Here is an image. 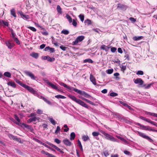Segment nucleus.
I'll return each instance as SVG.
<instances>
[{
	"mask_svg": "<svg viewBox=\"0 0 157 157\" xmlns=\"http://www.w3.org/2000/svg\"><path fill=\"white\" fill-rule=\"evenodd\" d=\"M137 125H138L143 129L146 130H148L149 131H152L153 132H157V130H156L154 129H152L151 127L149 126H145L138 123L137 124Z\"/></svg>",
	"mask_w": 157,
	"mask_h": 157,
	"instance_id": "5",
	"label": "nucleus"
},
{
	"mask_svg": "<svg viewBox=\"0 0 157 157\" xmlns=\"http://www.w3.org/2000/svg\"><path fill=\"white\" fill-rule=\"evenodd\" d=\"M120 67L121 68V70L124 72L126 69V66L121 65Z\"/></svg>",
	"mask_w": 157,
	"mask_h": 157,
	"instance_id": "36",
	"label": "nucleus"
},
{
	"mask_svg": "<svg viewBox=\"0 0 157 157\" xmlns=\"http://www.w3.org/2000/svg\"><path fill=\"white\" fill-rule=\"evenodd\" d=\"M72 24L75 27H76L77 26V23L75 20L73 19Z\"/></svg>",
	"mask_w": 157,
	"mask_h": 157,
	"instance_id": "52",
	"label": "nucleus"
},
{
	"mask_svg": "<svg viewBox=\"0 0 157 157\" xmlns=\"http://www.w3.org/2000/svg\"><path fill=\"white\" fill-rule=\"evenodd\" d=\"M45 82L50 86H51L52 88L57 90L60 91L62 92V90L61 89H58V87L56 86L54 84H53L52 83L50 82L48 80H45Z\"/></svg>",
	"mask_w": 157,
	"mask_h": 157,
	"instance_id": "10",
	"label": "nucleus"
},
{
	"mask_svg": "<svg viewBox=\"0 0 157 157\" xmlns=\"http://www.w3.org/2000/svg\"><path fill=\"white\" fill-rule=\"evenodd\" d=\"M134 82L136 84H139V85H141L144 83V81L140 78H137L134 81Z\"/></svg>",
	"mask_w": 157,
	"mask_h": 157,
	"instance_id": "14",
	"label": "nucleus"
},
{
	"mask_svg": "<svg viewBox=\"0 0 157 157\" xmlns=\"http://www.w3.org/2000/svg\"><path fill=\"white\" fill-rule=\"evenodd\" d=\"M63 142L67 146H70L71 145V143L67 139L64 140H63Z\"/></svg>",
	"mask_w": 157,
	"mask_h": 157,
	"instance_id": "15",
	"label": "nucleus"
},
{
	"mask_svg": "<svg viewBox=\"0 0 157 157\" xmlns=\"http://www.w3.org/2000/svg\"><path fill=\"white\" fill-rule=\"evenodd\" d=\"M48 61H49L50 62H53V61H55V58H54V57L51 58V57H50L49 56L48 57Z\"/></svg>",
	"mask_w": 157,
	"mask_h": 157,
	"instance_id": "42",
	"label": "nucleus"
},
{
	"mask_svg": "<svg viewBox=\"0 0 157 157\" xmlns=\"http://www.w3.org/2000/svg\"><path fill=\"white\" fill-rule=\"evenodd\" d=\"M118 138L119 139H120L122 141L125 143L127 142V141H126V140L125 139H124L121 137L119 136L118 137Z\"/></svg>",
	"mask_w": 157,
	"mask_h": 157,
	"instance_id": "61",
	"label": "nucleus"
},
{
	"mask_svg": "<svg viewBox=\"0 0 157 157\" xmlns=\"http://www.w3.org/2000/svg\"><path fill=\"white\" fill-rule=\"evenodd\" d=\"M6 44L8 48L9 49H11L14 45L13 43H10L9 41H6Z\"/></svg>",
	"mask_w": 157,
	"mask_h": 157,
	"instance_id": "18",
	"label": "nucleus"
},
{
	"mask_svg": "<svg viewBox=\"0 0 157 157\" xmlns=\"http://www.w3.org/2000/svg\"><path fill=\"white\" fill-rule=\"evenodd\" d=\"M21 17L24 19L28 20L29 19L30 17L29 15H24L23 17Z\"/></svg>",
	"mask_w": 157,
	"mask_h": 157,
	"instance_id": "39",
	"label": "nucleus"
},
{
	"mask_svg": "<svg viewBox=\"0 0 157 157\" xmlns=\"http://www.w3.org/2000/svg\"><path fill=\"white\" fill-rule=\"evenodd\" d=\"M27 27L33 32H36V29L34 27L31 26H28Z\"/></svg>",
	"mask_w": 157,
	"mask_h": 157,
	"instance_id": "41",
	"label": "nucleus"
},
{
	"mask_svg": "<svg viewBox=\"0 0 157 157\" xmlns=\"http://www.w3.org/2000/svg\"><path fill=\"white\" fill-rule=\"evenodd\" d=\"M136 74L138 75H142L144 74V72L142 71H138L136 72Z\"/></svg>",
	"mask_w": 157,
	"mask_h": 157,
	"instance_id": "47",
	"label": "nucleus"
},
{
	"mask_svg": "<svg viewBox=\"0 0 157 157\" xmlns=\"http://www.w3.org/2000/svg\"><path fill=\"white\" fill-rule=\"evenodd\" d=\"M124 7L125 6L124 5L120 4L118 5L117 8L123 9L124 8Z\"/></svg>",
	"mask_w": 157,
	"mask_h": 157,
	"instance_id": "50",
	"label": "nucleus"
},
{
	"mask_svg": "<svg viewBox=\"0 0 157 157\" xmlns=\"http://www.w3.org/2000/svg\"><path fill=\"white\" fill-rule=\"evenodd\" d=\"M11 14L15 18L16 17L15 10L14 9H12L10 10Z\"/></svg>",
	"mask_w": 157,
	"mask_h": 157,
	"instance_id": "27",
	"label": "nucleus"
},
{
	"mask_svg": "<svg viewBox=\"0 0 157 157\" xmlns=\"http://www.w3.org/2000/svg\"><path fill=\"white\" fill-rule=\"evenodd\" d=\"M14 122L17 124L21 126V127L23 126L24 127L27 128V129L30 130V131H32L33 130V128L30 125H29L24 123H17V122H14Z\"/></svg>",
	"mask_w": 157,
	"mask_h": 157,
	"instance_id": "7",
	"label": "nucleus"
},
{
	"mask_svg": "<svg viewBox=\"0 0 157 157\" xmlns=\"http://www.w3.org/2000/svg\"><path fill=\"white\" fill-rule=\"evenodd\" d=\"M90 80L91 82H92L93 84L94 85H96V79L92 75V74H90Z\"/></svg>",
	"mask_w": 157,
	"mask_h": 157,
	"instance_id": "17",
	"label": "nucleus"
},
{
	"mask_svg": "<svg viewBox=\"0 0 157 157\" xmlns=\"http://www.w3.org/2000/svg\"><path fill=\"white\" fill-rule=\"evenodd\" d=\"M41 153L43 154H45L46 155H48L49 153L47 152H46L42 150L41 151Z\"/></svg>",
	"mask_w": 157,
	"mask_h": 157,
	"instance_id": "64",
	"label": "nucleus"
},
{
	"mask_svg": "<svg viewBox=\"0 0 157 157\" xmlns=\"http://www.w3.org/2000/svg\"><path fill=\"white\" fill-rule=\"evenodd\" d=\"M82 138L84 141H86L88 140H90V138L87 135H83L82 136Z\"/></svg>",
	"mask_w": 157,
	"mask_h": 157,
	"instance_id": "23",
	"label": "nucleus"
},
{
	"mask_svg": "<svg viewBox=\"0 0 157 157\" xmlns=\"http://www.w3.org/2000/svg\"><path fill=\"white\" fill-rule=\"evenodd\" d=\"M14 40L16 42V43L18 44H20V42L19 40L17 38L15 37L13 38Z\"/></svg>",
	"mask_w": 157,
	"mask_h": 157,
	"instance_id": "49",
	"label": "nucleus"
},
{
	"mask_svg": "<svg viewBox=\"0 0 157 157\" xmlns=\"http://www.w3.org/2000/svg\"><path fill=\"white\" fill-rule=\"evenodd\" d=\"M54 141L58 144H59L61 142L60 140L57 138H56L54 140Z\"/></svg>",
	"mask_w": 157,
	"mask_h": 157,
	"instance_id": "58",
	"label": "nucleus"
},
{
	"mask_svg": "<svg viewBox=\"0 0 157 157\" xmlns=\"http://www.w3.org/2000/svg\"><path fill=\"white\" fill-rule=\"evenodd\" d=\"M54 148H55L56 150L57 151H59L62 154H63L64 153V151H63V149H60L58 147H57L56 145H54V147H53Z\"/></svg>",
	"mask_w": 157,
	"mask_h": 157,
	"instance_id": "25",
	"label": "nucleus"
},
{
	"mask_svg": "<svg viewBox=\"0 0 157 157\" xmlns=\"http://www.w3.org/2000/svg\"><path fill=\"white\" fill-rule=\"evenodd\" d=\"M140 119H141L142 120H143L147 122H148V123H150L151 124L156 126V124H155V123L151 121L149 119L146 118L144 117H143L142 116H140Z\"/></svg>",
	"mask_w": 157,
	"mask_h": 157,
	"instance_id": "13",
	"label": "nucleus"
},
{
	"mask_svg": "<svg viewBox=\"0 0 157 157\" xmlns=\"http://www.w3.org/2000/svg\"><path fill=\"white\" fill-rule=\"evenodd\" d=\"M101 49L104 50L106 51H107L109 48L107 46H106L105 45H103L101 46Z\"/></svg>",
	"mask_w": 157,
	"mask_h": 157,
	"instance_id": "33",
	"label": "nucleus"
},
{
	"mask_svg": "<svg viewBox=\"0 0 157 157\" xmlns=\"http://www.w3.org/2000/svg\"><path fill=\"white\" fill-rule=\"evenodd\" d=\"M138 133L140 136L148 140L150 142H152L153 141L152 139L148 136L146 135L144 133L139 132H138Z\"/></svg>",
	"mask_w": 157,
	"mask_h": 157,
	"instance_id": "11",
	"label": "nucleus"
},
{
	"mask_svg": "<svg viewBox=\"0 0 157 157\" xmlns=\"http://www.w3.org/2000/svg\"><path fill=\"white\" fill-rule=\"evenodd\" d=\"M110 95L112 97H116L118 95L117 94L114 92H111L110 94Z\"/></svg>",
	"mask_w": 157,
	"mask_h": 157,
	"instance_id": "43",
	"label": "nucleus"
},
{
	"mask_svg": "<svg viewBox=\"0 0 157 157\" xmlns=\"http://www.w3.org/2000/svg\"><path fill=\"white\" fill-rule=\"evenodd\" d=\"M39 118L36 117L30 118L28 120V123H31L33 121H35L36 120H38Z\"/></svg>",
	"mask_w": 157,
	"mask_h": 157,
	"instance_id": "16",
	"label": "nucleus"
},
{
	"mask_svg": "<svg viewBox=\"0 0 157 157\" xmlns=\"http://www.w3.org/2000/svg\"><path fill=\"white\" fill-rule=\"evenodd\" d=\"M113 69H109L107 71V72L108 74H111L113 72Z\"/></svg>",
	"mask_w": 157,
	"mask_h": 157,
	"instance_id": "48",
	"label": "nucleus"
},
{
	"mask_svg": "<svg viewBox=\"0 0 157 157\" xmlns=\"http://www.w3.org/2000/svg\"><path fill=\"white\" fill-rule=\"evenodd\" d=\"M129 20L133 22H135L136 21V19L132 17H130L129 18Z\"/></svg>",
	"mask_w": 157,
	"mask_h": 157,
	"instance_id": "59",
	"label": "nucleus"
},
{
	"mask_svg": "<svg viewBox=\"0 0 157 157\" xmlns=\"http://www.w3.org/2000/svg\"><path fill=\"white\" fill-rule=\"evenodd\" d=\"M13 140H15L16 141L20 142L21 141V140L20 138H18L15 137V136H13Z\"/></svg>",
	"mask_w": 157,
	"mask_h": 157,
	"instance_id": "60",
	"label": "nucleus"
},
{
	"mask_svg": "<svg viewBox=\"0 0 157 157\" xmlns=\"http://www.w3.org/2000/svg\"><path fill=\"white\" fill-rule=\"evenodd\" d=\"M66 88L71 91L74 90L75 92L78 93V94L80 95H83L84 97H85L86 98H93V97H92L90 95L88 94L87 93H86L84 91H82L81 90H78L77 89L73 87L70 86H67Z\"/></svg>",
	"mask_w": 157,
	"mask_h": 157,
	"instance_id": "1",
	"label": "nucleus"
},
{
	"mask_svg": "<svg viewBox=\"0 0 157 157\" xmlns=\"http://www.w3.org/2000/svg\"><path fill=\"white\" fill-rule=\"evenodd\" d=\"M67 18L68 19L70 23L72 22V20L71 17L68 14H67L66 16Z\"/></svg>",
	"mask_w": 157,
	"mask_h": 157,
	"instance_id": "32",
	"label": "nucleus"
},
{
	"mask_svg": "<svg viewBox=\"0 0 157 157\" xmlns=\"http://www.w3.org/2000/svg\"><path fill=\"white\" fill-rule=\"evenodd\" d=\"M30 55L36 59H37L39 56L38 54L35 52H32L30 54Z\"/></svg>",
	"mask_w": 157,
	"mask_h": 157,
	"instance_id": "21",
	"label": "nucleus"
},
{
	"mask_svg": "<svg viewBox=\"0 0 157 157\" xmlns=\"http://www.w3.org/2000/svg\"><path fill=\"white\" fill-rule=\"evenodd\" d=\"M84 63H86L88 62L90 63H92L93 62V61L90 59H85L84 60Z\"/></svg>",
	"mask_w": 157,
	"mask_h": 157,
	"instance_id": "35",
	"label": "nucleus"
},
{
	"mask_svg": "<svg viewBox=\"0 0 157 157\" xmlns=\"http://www.w3.org/2000/svg\"><path fill=\"white\" fill-rule=\"evenodd\" d=\"M14 122L17 124L21 126V127L23 126L24 127L27 128V129L30 130V131H32L33 130V128L30 125H29L24 123H17V122H14Z\"/></svg>",
	"mask_w": 157,
	"mask_h": 157,
	"instance_id": "8",
	"label": "nucleus"
},
{
	"mask_svg": "<svg viewBox=\"0 0 157 157\" xmlns=\"http://www.w3.org/2000/svg\"><path fill=\"white\" fill-rule=\"evenodd\" d=\"M36 113L38 114H43V111L40 109H37Z\"/></svg>",
	"mask_w": 157,
	"mask_h": 157,
	"instance_id": "45",
	"label": "nucleus"
},
{
	"mask_svg": "<svg viewBox=\"0 0 157 157\" xmlns=\"http://www.w3.org/2000/svg\"><path fill=\"white\" fill-rule=\"evenodd\" d=\"M48 119L53 125H55L56 124V122L55 121L52 117H48Z\"/></svg>",
	"mask_w": 157,
	"mask_h": 157,
	"instance_id": "20",
	"label": "nucleus"
},
{
	"mask_svg": "<svg viewBox=\"0 0 157 157\" xmlns=\"http://www.w3.org/2000/svg\"><path fill=\"white\" fill-rule=\"evenodd\" d=\"M8 85L12 86V87L15 88L16 87V84L14 82L10 81L7 83Z\"/></svg>",
	"mask_w": 157,
	"mask_h": 157,
	"instance_id": "19",
	"label": "nucleus"
},
{
	"mask_svg": "<svg viewBox=\"0 0 157 157\" xmlns=\"http://www.w3.org/2000/svg\"><path fill=\"white\" fill-rule=\"evenodd\" d=\"M60 48L63 51H65L66 50V49L67 48V47H64L63 45H61L60 47Z\"/></svg>",
	"mask_w": 157,
	"mask_h": 157,
	"instance_id": "56",
	"label": "nucleus"
},
{
	"mask_svg": "<svg viewBox=\"0 0 157 157\" xmlns=\"http://www.w3.org/2000/svg\"><path fill=\"white\" fill-rule=\"evenodd\" d=\"M78 146H79L80 149L81 150V151H83V148H82V144H81V142H80V141L78 140Z\"/></svg>",
	"mask_w": 157,
	"mask_h": 157,
	"instance_id": "37",
	"label": "nucleus"
},
{
	"mask_svg": "<svg viewBox=\"0 0 157 157\" xmlns=\"http://www.w3.org/2000/svg\"><path fill=\"white\" fill-rule=\"evenodd\" d=\"M24 73L27 75L31 79L33 80L36 79V77L31 72L26 71H24Z\"/></svg>",
	"mask_w": 157,
	"mask_h": 157,
	"instance_id": "12",
	"label": "nucleus"
},
{
	"mask_svg": "<svg viewBox=\"0 0 157 157\" xmlns=\"http://www.w3.org/2000/svg\"><path fill=\"white\" fill-rule=\"evenodd\" d=\"M49 50L52 53L54 52L55 51V49L53 48H50V47Z\"/></svg>",
	"mask_w": 157,
	"mask_h": 157,
	"instance_id": "63",
	"label": "nucleus"
},
{
	"mask_svg": "<svg viewBox=\"0 0 157 157\" xmlns=\"http://www.w3.org/2000/svg\"><path fill=\"white\" fill-rule=\"evenodd\" d=\"M100 132L103 134L105 137V138L107 140H109L113 142H117L118 140L115 139L113 137L111 136L109 134L106 133L105 132L101 130Z\"/></svg>",
	"mask_w": 157,
	"mask_h": 157,
	"instance_id": "3",
	"label": "nucleus"
},
{
	"mask_svg": "<svg viewBox=\"0 0 157 157\" xmlns=\"http://www.w3.org/2000/svg\"><path fill=\"white\" fill-rule=\"evenodd\" d=\"M79 17L81 21L83 22L84 20V15L80 14L79 15Z\"/></svg>",
	"mask_w": 157,
	"mask_h": 157,
	"instance_id": "40",
	"label": "nucleus"
},
{
	"mask_svg": "<svg viewBox=\"0 0 157 157\" xmlns=\"http://www.w3.org/2000/svg\"><path fill=\"white\" fill-rule=\"evenodd\" d=\"M85 38V36H80L77 37L75 41L72 42L73 45L77 44L79 42L82 41Z\"/></svg>",
	"mask_w": 157,
	"mask_h": 157,
	"instance_id": "4",
	"label": "nucleus"
},
{
	"mask_svg": "<svg viewBox=\"0 0 157 157\" xmlns=\"http://www.w3.org/2000/svg\"><path fill=\"white\" fill-rule=\"evenodd\" d=\"M55 97L58 99L62 98V99H65L66 97L63 96H62L60 95H57L55 96Z\"/></svg>",
	"mask_w": 157,
	"mask_h": 157,
	"instance_id": "34",
	"label": "nucleus"
},
{
	"mask_svg": "<svg viewBox=\"0 0 157 157\" xmlns=\"http://www.w3.org/2000/svg\"><path fill=\"white\" fill-rule=\"evenodd\" d=\"M24 88L27 90L29 92L35 96H37L38 95V93H37L36 91L29 86L26 85Z\"/></svg>",
	"mask_w": 157,
	"mask_h": 157,
	"instance_id": "9",
	"label": "nucleus"
},
{
	"mask_svg": "<svg viewBox=\"0 0 157 157\" xmlns=\"http://www.w3.org/2000/svg\"><path fill=\"white\" fill-rule=\"evenodd\" d=\"M117 50V48L115 47H112L111 48V51L112 52H115Z\"/></svg>",
	"mask_w": 157,
	"mask_h": 157,
	"instance_id": "55",
	"label": "nucleus"
},
{
	"mask_svg": "<svg viewBox=\"0 0 157 157\" xmlns=\"http://www.w3.org/2000/svg\"><path fill=\"white\" fill-rule=\"evenodd\" d=\"M41 99H43L45 102L48 104L49 105H51V102L47 99L46 98H44V97L42 96L41 97Z\"/></svg>",
	"mask_w": 157,
	"mask_h": 157,
	"instance_id": "26",
	"label": "nucleus"
},
{
	"mask_svg": "<svg viewBox=\"0 0 157 157\" xmlns=\"http://www.w3.org/2000/svg\"><path fill=\"white\" fill-rule=\"evenodd\" d=\"M143 38V36H134L133 37V39L134 41H137L142 39Z\"/></svg>",
	"mask_w": 157,
	"mask_h": 157,
	"instance_id": "28",
	"label": "nucleus"
},
{
	"mask_svg": "<svg viewBox=\"0 0 157 157\" xmlns=\"http://www.w3.org/2000/svg\"><path fill=\"white\" fill-rule=\"evenodd\" d=\"M60 127L59 126H57V128L55 132V133L56 134H57L60 131Z\"/></svg>",
	"mask_w": 157,
	"mask_h": 157,
	"instance_id": "51",
	"label": "nucleus"
},
{
	"mask_svg": "<svg viewBox=\"0 0 157 157\" xmlns=\"http://www.w3.org/2000/svg\"><path fill=\"white\" fill-rule=\"evenodd\" d=\"M14 118L15 119L18 121L17 123H21L20 122V120L19 119V117H18L15 114L14 115Z\"/></svg>",
	"mask_w": 157,
	"mask_h": 157,
	"instance_id": "46",
	"label": "nucleus"
},
{
	"mask_svg": "<svg viewBox=\"0 0 157 157\" xmlns=\"http://www.w3.org/2000/svg\"><path fill=\"white\" fill-rule=\"evenodd\" d=\"M15 81L17 83L24 88H25L26 85L25 84L23 83L18 80L16 79Z\"/></svg>",
	"mask_w": 157,
	"mask_h": 157,
	"instance_id": "22",
	"label": "nucleus"
},
{
	"mask_svg": "<svg viewBox=\"0 0 157 157\" xmlns=\"http://www.w3.org/2000/svg\"><path fill=\"white\" fill-rule=\"evenodd\" d=\"M61 33L65 35H67L69 33V32L67 30H63L61 31Z\"/></svg>",
	"mask_w": 157,
	"mask_h": 157,
	"instance_id": "38",
	"label": "nucleus"
},
{
	"mask_svg": "<svg viewBox=\"0 0 157 157\" xmlns=\"http://www.w3.org/2000/svg\"><path fill=\"white\" fill-rule=\"evenodd\" d=\"M124 152L125 154L128 155H129L130 154V152L126 150L124 151Z\"/></svg>",
	"mask_w": 157,
	"mask_h": 157,
	"instance_id": "62",
	"label": "nucleus"
},
{
	"mask_svg": "<svg viewBox=\"0 0 157 157\" xmlns=\"http://www.w3.org/2000/svg\"><path fill=\"white\" fill-rule=\"evenodd\" d=\"M84 23H85L86 25H91L92 24L91 20L89 19H87L85 20Z\"/></svg>",
	"mask_w": 157,
	"mask_h": 157,
	"instance_id": "30",
	"label": "nucleus"
},
{
	"mask_svg": "<svg viewBox=\"0 0 157 157\" xmlns=\"http://www.w3.org/2000/svg\"><path fill=\"white\" fill-rule=\"evenodd\" d=\"M75 135L74 132H71L70 134V140H73L75 139Z\"/></svg>",
	"mask_w": 157,
	"mask_h": 157,
	"instance_id": "29",
	"label": "nucleus"
},
{
	"mask_svg": "<svg viewBox=\"0 0 157 157\" xmlns=\"http://www.w3.org/2000/svg\"><path fill=\"white\" fill-rule=\"evenodd\" d=\"M56 9L58 13H59L60 14H62V9L59 5H57Z\"/></svg>",
	"mask_w": 157,
	"mask_h": 157,
	"instance_id": "24",
	"label": "nucleus"
},
{
	"mask_svg": "<svg viewBox=\"0 0 157 157\" xmlns=\"http://www.w3.org/2000/svg\"><path fill=\"white\" fill-rule=\"evenodd\" d=\"M14 122L17 124L21 126V127L23 126L24 127L27 128V129L30 130V131H32L33 130V128L30 125H29L24 123H17V122H14Z\"/></svg>",
	"mask_w": 157,
	"mask_h": 157,
	"instance_id": "6",
	"label": "nucleus"
},
{
	"mask_svg": "<svg viewBox=\"0 0 157 157\" xmlns=\"http://www.w3.org/2000/svg\"><path fill=\"white\" fill-rule=\"evenodd\" d=\"M69 97L73 101L76 102L77 103L83 107L88 109L89 108V106L87 104L81 100L77 99L75 96L72 95H70L69 96Z\"/></svg>",
	"mask_w": 157,
	"mask_h": 157,
	"instance_id": "2",
	"label": "nucleus"
},
{
	"mask_svg": "<svg viewBox=\"0 0 157 157\" xmlns=\"http://www.w3.org/2000/svg\"><path fill=\"white\" fill-rule=\"evenodd\" d=\"M53 40H54V38H52V43L54 44L56 46H59V43L57 42H53Z\"/></svg>",
	"mask_w": 157,
	"mask_h": 157,
	"instance_id": "53",
	"label": "nucleus"
},
{
	"mask_svg": "<svg viewBox=\"0 0 157 157\" xmlns=\"http://www.w3.org/2000/svg\"><path fill=\"white\" fill-rule=\"evenodd\" d=\"M4 75L7 77L11 78V74L9 72H5L4 74Z\"/></svg>",
	"mask_w": 157,
	"mask_h": 157,
	"instance_id": "31",
	"label": "nucleus"
},
{
	"mask_svg": "<svg viewBox=\"0 0 157 157\" xmlns=\"http://www.w3.org/2000/svg\"><path fill=\"white\" fill-rule=\"evenodd\" d=\"M59 84L63 86L64 87H65L66 88L67 85L65 84L64 83L62 82H59Z\"/></svg>",
	"mask_w": 157,
	"mask_h": 157,
	"instance_id": "54",
	"label": "nucleus"
},
{
	"mask_svg": "<svg viewBox=\"0 0 157 157\" xmlns=\"http://www.w3.org/2000/svg\"><path fill=\"white\" fill-rule=\"evenodd\" d=\"M99 133L98 132H93L92 133V135L94 136H98L99 135Z\"/></svg>",
	"mask_w": 157,
	"mask_h": 157,
	"instance_id": "44",
	"label": "nucleus"
},
{
	"mask_svg": "<svg viewBox=\"0 0 157 157\" xmlns=\"http://www.w3.org/2000/svg\"><path fill=\"white\" fill-rule=\"evenodd\" d=\"M33 140H34L36 142H37L38 143H39L40 144H42V142L40 140H39L38 139H37L36 138H34L33 139Z\"/></svg>",
	"mask_w": 157,
	"mask_h": 157,
	"instance_id": "57",
	"label": "nucleus"
}]
</instances>
